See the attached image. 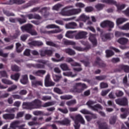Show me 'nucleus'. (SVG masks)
I'll return each mask as SVG.
<instances>
[{
  "instance_id": "393cba45",
  "label": "nucleus",
  "mask_w": 129,
  "mask_h": 129,
  "mask_svg": "<svg viewBox=\"0 0 129 129\" xmlns=\"http://www.w3.org/2000/svg\"><path fill=\"white\" fill-rule=\"evenodd\" d=\"M117 42L119 43V44H121V45H125V44H126L127 42H128V39L126 38L122 37L119 38Z\"/></svg>"
},
{
  "instance_id": "c756f323",
  "label": "nucleus",
  "mask_w": 129,
  "mask_h": 129,
  "mask_svg": "<svg viewBox=\"0 0 129 129\" xmlns=\"http://www.w3.org/2000/svg\"><path fill=\"white\" fill-rule=\"evenodd\" d=\"M63 75L64 76H68V77H75L77 75V74H73L72 72H65L63 73Z\"/></svg>"
},
{
  "instance_id": "f257e3e1",
  "label": "nucleus",
  "mask_w": 129,
  "mask_h": 129,
  "mask_svg": "<svg viewBox=\"0 0 129 129\" xmlns=\"http://www.w3.org/2000/svg\"><path fill=\"white\" fill-rule=\"evenodd\" d=\"M70 8H73V6H67L64 9H63L60 14L62 16H67L70 17L71 16H75V15H78L81 13V9H74L70 11H66L67 9H70Z\"/></svg>"
},
{
  "instance_id": "6ab92c4d",
  "label": "nucleus",
  "mask_w": 129,
  "mask_h": 129,
  "mask_svg": "<svg viewBox=\"0 0 129 129\" xmlns=\"http://www.w3.org/2000/svg\"><path fill=\"white\" fill-rule=\"evenodd\" d=\"M119 71H121V70H123L124 72H126L127 73H128L129 72V66L127 65L121 64L119 66Z\"/></svg>"
},
{
  "instance_id": "603ef678",
  "label": "nucleus",
  "mask_w": 129,
  "mask_h": 129,
  "mask_svg": "<svg viewBox=\"0 0 129 129\" xmlns=\"http://www.w3.org/2000/svg\"><path fill=\"white\" fill-rule=\"evenodd\" d=\"M52 61H53V62H60L61 61H63L64 60V57L62 56L60 59H56L55 58H51Z\"/></svg>"
},
{
  "instance_id": "bf43d9fd",
  "label": "nucleus",
  "mask_w": 129,
  "mask_h": 129,
  "mask_svg": "<svg viewBox=\"0 0 129 129\" xmlns=\"http://www.w3.org/2000/svg\"><path fill=\"white\" fill-rule=\"evenodd\" d=\"M15 89H17V86L13 85L8 89V92L13 91V90H15Z\"/></svg>"
},
{
  "instance_id": "338daca9",
  "label": "nucleus",
  "mask_w": 129,
  "mask_h": 129,
  "mask_svg": "<svg viewBox=\"0 0 129 129\" xmlns=\"http://www.w3.org/2000/svg\"><path fill=\"white\" fill-rule=\"evenodd\" d=\"M58 110H59V111H61V112H62L63 113H68V110L67 109H62L60 108H58Z\"/></svg>"
},
{
  "instance_id": "dca6fc26",
  "label": "nucleus",
  "mask_w": 129,
  "mask_h": 129,
  "mask_svg": "<svg viewBox=\"0 0 129 129\" xmlns=\"http://www.w3.org/2000/svg\"><path fill=\"white\" fill-rule=\"evenodd\" d=\"M89 17L88 16H86L84 14H82L78 19H77L76 21V22H79V21H82V22H86L87 20H89Z\"/></svg>"
},
{
  "instance_id": "f704fd0d",
  "label": "nucleus",
  "mask_w": 129,
  "mask_h": 129,
  "mask_svg": "<svg viewBox=\"0 0 129 129\" xmlns=\"http://www.w3.org/2000/svg\"><path fill=\"white\" fill-rule=\"evenodd\" d=\"M57 123H59V124H69V123H70V121L68 119H66L64 121H57Z\"/></svg>"
},
{
  "instance_id": "3c124183",
  "label": "nucleus",
  "mask_w": 129,
  "mask_h": 129,
  "mask_svg": "<svg viewBox=\"0 0 129 129\" xmlns=\"http://www.w3.org/2000/svg\"><path fill=\"white\" fill-rule=\"evenodd\" d=\"M18 110H19V108H9L7 109V111H9V112H15Z\"/></svg>"
},
{
  "instance_id": "052dcab7",
  "label": "nucleus",
  "mask_w": 129,
  "mask_h": 129,
  "mask_svg": "<svg viewBox=\"0 0 129 129\" xmlns=\"http://www.w3.org/2000/svg\"><path fill=\"white\" fill-rule=\"evenodd\" d=\"M108 85L107 84L105 83H101L100 84V88H106V87H108Z\"/></svg>"
},
{
  "instance_id": "c03bdc74",
  "label": "nucleus",
  "mask_w": 129,
  "mask_h": 129,
  "mask_svg": "<svg viewBox=\"0 0 129 129\" xmlns=\"http://www.w3.org/2000/svg\"><path fill=\"white\" fill-rule=\"evenodd\" d=\"M32 86H33V87H35V86H37L38 85H43V83L41 82H32Z\"/></svg>"
},
{
  "instance_id": "412c9836",
  "label": "nucleus",
  "mask_w": 129,
  "mask_h": 129,
  "mask_svg": "<svg viewBox=\"0 0 129 129\" xmlns=\"http://www.w3.org/2000/svg\"><path fill=\"white\" fill-rule=\"evenodd\" d=\"M67 62H68L69 63H71L72 66H80V64L74 62V60L73 59L70 58V57H68L67 58Z\"/></svg>"
},
{
  "instance_id": "680f3d73",
  "label": "nucleus",
  "mask_w": 129,
  "mask_h": 129,
  "mask_svg": "<svg viewBox=\"0 0 129 129\" xmlns=\"http://www.w3.org/2000/svg\"><path fill=\"white\" fill-rule=\"evenodd\" d=\"M106 77L105 76H98L96 77V79H97V80H103L104 79H105Z\"/></svg>"
},
{
  "instance_id": "4468645a",
  "label": "nucleus",
  "mask_w": 129,
  "mask_h": 129,
  "mask_svg": "<svg viewBox=\"0 0 129 129\" xmlns=\"http://www.w3.org/2000/svg\"><path fill=\"white\" fill-rule=\"evenodd\" d=\"M66 29H76L77 24L75 22H71L66 24Z\"/></svg>"
},
{
  "instance_id": "f3484780",
  "label": "nucleus",
  "mask_w": 129,
  "mask_h": 129,
  "mask_svg": "<svg viewBox=\"0 0 129 129\" xmlns=\"http://www.w3.org/2000/svg\"><path fill=\"white\" fill-rule=\"evenodd\" d=\"M28 44L29 46H42V45H43V42H42V41H33L29 42Z\"/></svg>"
},
{
  "instance_id": "a211bd4d",
  "label": "nucleus",
  "mask_w": 129,
  "mask_h": 129,
  "mask_svg": "<svg viewBox=\"0 0 129 129\" xmlns=\"http://www.w3.org/2000/svg\"><path fill=\"white\" fill-rule=\"evenodd\" d=\"M89 39L90 42H91L93 45H94V46H95V45L97 44V41L96 40V39L95 38V35L90 34V37Z\"/></svg>"
},
{
  "instance_id": "0e129e2a",
  "label": "nucleus",
  "mask_w": 129,
  "mask_h": 129,
  "mask_svg": "<svg viewBox=\"0 0 129 129\" xmlns=\"http://www.w3.org/2000/svg\"><path fill=\"white\" fill-rule=\"evenodd\" d=\"M4 13L8 17H11V16H15V14H14L13 13H11L8 11H5V12L4 11Z\"/></svg>"
},
{
  "instance_id": "7ed1b4c3",
  "label": "nucleus",
  "mask_w": 129,
  "mask_h": 129,
  "mask_svg": "<svg viewBox=\"0 0 129 129\" xmlns=\"http://www.w3.org/2000/svg\"><path fill=\"white\" fill-rule=\"evenodd\" d=\"M73 119L75 121L74 127L75 129H79V127H80L79 121L81 123H82V124H84V123H85V121H84V119H83V117H82V116L80 114L76 115Z\"/></svg>"
},
{
  "instance_id": "39448f33",
  "label": "nucleus",
  "mask_w": 129,
  "mask_h": 129,
  "mask_svg": "<svg viewBox=\"0 0 129 129\" xmlns=\"http://www.w3.org/2000/svg\"><path fill=\"white\" fill-rule=\"evenodd\" d=\"M33 26L31 24H27L26 25L21 27V30L23 32L26 31L28 33H29L32 36L37 35V32L35 30H32V28Z\"/></svg>"
},
{
  "instance_id": "8fccbe9b",
  "label": "nucleus",
  "mask_w": 129,
  "mask_h": 129,
  "mask_svg": "<svg viewBox=\"0 0 129 129\" xmlns=\"http://www.w3.org/2000/svg\"><path fill=\"white\" fill-rule=\"evenodd\" d=\"M21 46V44L17 43H16V50L18 53L22 52L23 51V49H20V47Z\"/></svg>"
},
{
  "instance_id": "49530a36",
  "label": "nucleus",
  "mask_w": 129,
  "mask_h": 129,
  "mask_svg": "<svg viewBox=\"0 0 129 129\" xmlns=\"http://www.w3.org/2000/svg\"><path fill=\"white\" fill-rule=\"evenodd\" d=\"M115 94L117 97H119L122 96V95H123V92H122V91H121L117 90L116 91Z\"/></svg>"
},
{
  "instance_id": "79ce46f5",
  "label": "nucleus",
  "mask_w": 129,
  "mask_h": 129,
  "mask_svg": "<svg viewBox=\"0 0 129 129\" xmlns=\"http://www.w3.org/2000/svg\"><path fill=\"white\" fill-rule=\"evenodd\" d=\"M104 7V5L102 4H98L95 6V8L98 11H100V10H102Z\"/></svg>"
},
{
  "instance_id": "37998d69",
  "label": "nucleus",
  "mask_w": 129,
  "mask_h": 129,
  "mask_svg": "<svg viewBox=\"0 0 129 129\" xmlns=\"http://www.w3.org/2000/svg\"><path fill=\"white\" fill-rule=\"evenodd\" d=\"M106 54L107 57H110L111 56H112L113 55V52H112L111 50H106Z\"/></svg>"
},
{
  "instance_id": "5fc2aeb1",
  "label": "nucleus",
  "mask_w": 129,
  "mask_h": 129,
  "mask_svg": "<svg viewBox=\"0 0 129 129\" xmlns=\"http://www.w3.org/2000/svg\"><path fill=\"white\" fill-rule=\"evenodd\" d=\"M110 91V89H108L105 91H102L101 92V95L102 96H104L107 95V93H108Z\"/></svg>"
},
{
  "instance_id": "aec40b11",
  "label": "nucleus",
  "mask_w": 129,
  "mask_h": 129,
  "mask_svg": "<svg viewBox=\"0 0 129 129\" xmlns=\"http://www.w3.org/2000/svg\"><path fill=\"white\" fill-rule=\"evenodd\" d=\"M113 37V34H105L104 35L101 36L102 40L103 42H105V41H107V40H109V39H111Z\"/></svg>"
},
{
  "instance_id": "2eb2a0df",
  "label": "nucleus",
  "mask_w": 129,
  "mask_h": 129,
  "mask_svg": "<svg viewBox=\"0 0 129 129\" xmlns=\"http://www.w3.org/2000/svg\"><path fill=\"white\" fill-rule=\"evenodd\" d=\"M40 55L42 56H44L46 55H48V56H51L52 54V50H41L40 51Z\"/></svg>"
},
{
  "instance_id": "4d7b16f0",
  "label": "nucleus",
  "mask_w": 129,
  "mask_h": 129,
  "mask_svg": "<svg viewBox=\"0 0 129 129\" xmlns=\"http://www.w3.org/2000/svg\"><path fill=\"white\" fill-rule=\"evenodd\" d=\"M93 11V8L90 7H87L85 8V12L87 13H89L90 12H92Z\"/></svg>"
},
{
  "instance_id": "e433bc0d",
  "label": "nucleus",
  "mask_w": 129,
  "mask_h": 129,
  "mask_svg": "<svg viewBox=\"0 0 129 129\" xmlns=\"http://www.w3.org/2000/svg\"><path fill=\"white\" fill-rule=\"evenodd\" d=\"M72 96L71 95H63V96H60V99H63V100H68V99H71L72 98Z\"/></svg>"
},
{
  "instance_id": "cd10ccee",
  "label": "nucleus",
  "mask_w": 129,
  "mask_h": 129,
  "mask_svg": "<svg viewBox=\"0 0 129 129\" xmlns=\"http://www.w3.org/2000/svg\"><path fill=\"white\" fill-rule=\"evenodd\" d=\"M20 82L22 84H27V83H28V76H23L22 79L20 80Z\"/></svg>"
},
{
  "instance_id": "0eeeda50",
  "label": "nucleus",
  "mask_w": 129,
  "mask_h": 129,
  "mask_svg": "<svg viewBox=\"0 0 129 129\" xmlns=\"http://www.w3.org/2000/svg\"><path fill=\"white\" fill-rule=\"evenodd\" d=\"M76 87H78V88H75L72 91L73 92H78V93H80L82 92L84 90V89H86L87 88V86L85 85V84H82L81 83H76Z\"/></svg>"
},
{
  "instance_id": "a878e982",
  "label": "nucleus",
  "mask_w": 129,
  "mask_h": 129,
  "mask_svg": "<svg viewBox=\"0 0 129 129\" xmlns=\"http://www.w3.org/2000/svg\"><path fill=\"white\" fill-rule=\"evenodd\" d=\"M59 67L63 71H67L68 70H70L69 67L66 63H61L60 64Z\"/></svg>"
},
{
  "instance_id": "72a5a7b5",
  "label": "nucleus",
  "mask_w": 129,
  "mask_h": 129,
  "mask_svg": "<svg viewBox=\"0 0 129 129\" xmlns=\"http://www.w3.org/2000/svg\"><path fill=\"white\" fill-rule=\"evenodd\" d=\"M11 78L15 81H18V80H19V78H20V75L19 74H16L14 75H11Z\"/></svg>"
},
{
  "instance_id": "473e14b6",
  "label": "nucleus",
  "mask_w": 129,
  "mask_h": 129,
  "mask_svg": "<svg viewBox=\"0 0 129 129\" xmlns=\"http://www.w3.org/2000/svg\"><path fill=\"white\" fill-rule=\"evenodd\" d=\"M126 21H127V19H126L119 18V19H117V20H116V24H117V26H118V25H120V24H122V23H124V22H126Z\"/></svg>"
},
{
  "instance_id": "09e8293b",
  "label": "nucleus",
  "mask_w": 129,
  "mask_h": 129,
  "mask_svg": "<svg viewBox=\"0 0 129 129\" xmlns=\"http://www.w3.org/2000/svg\"><path fill=\"white\" fill-rule=\"evenodd\" d=\"M75 6L77 8H80V9L84 8V7H85V5L81 3H77L76 4Z\"/></svg>"
},
{
  "instance_id": "a18cd8bd",
  "label": "nucleus",
  "mask_w": 129,
  "mask_h": 129,
  "mask_svg": "<svg viewBox=\"0 0 129 129\" xmlns=\"http://www.w3.org/2000/svg\"><path fill=\"white\" fill-rule=\"evenodd\" d=\"M12 70L13 71H20L21 69H20V68H19V67L16 65H14L12 66Z\"/></svg>"
},
{
  "instance_id": "9b49d317",
  "label": "nucleus",
  "mask_w": 129,
  "mask_h": 129,
  "mask_svg": "<svg viewBox=\"0 0 129 129\" xmlns=\"http://www.w3.org/2000/svg\"><path fill=\"white\" fill-rule=\"evenodd\" d=\"M87 35V32L85 31H80L75 36L76 40H80V39H83L85 38Z\"/></svg>"
},
{
  "instance_id": "58836bf2",
  "label": "nucleus",
  "mask_w": 129,
  "mask_h": 129,
  "mask_svg": "<svg viewBox=\"0 0 129 129\" xmlns=\"http://www.w3.org/2000/svg\"><path fill=\"white\" fill-rule=\"evenodd\" d=\"M76 104V100H73L69 101H68L66 103L67 105H68V106H71V105H73L74 104Z\"/></svg>"
},
{
  "instance_id": "de8ad7c7",
  "label": "nucleus",
  "mask_w": 129,
  "mask_h": 129,
  "mask_svg": "<svg viewBox=\"0 0 129 129\" xmlns=\"http://www.w3.org/2000/svg\"><path fill=\"white\" fill-rule=\"evenodd\" d=\"M61 78H62V76H61L55 75L53 77V79L56 82H58V81H59Z\"/></svg>"
},
{
  "instance_id": "423d86ee",
  "label": "nucleus",
  "mask_w": 129,
  "mask_h": 129,
  "mask_svg": "<svg viewBox=\"0 0 129 129\" xmlns=\"http://www.w3.org/2000/svg\"><path fill=\"white\" fill-rule=\"evenodd\" d=\"M102 3H105L106 4H109V5H115L118 12L123 10L125 8V5H119V4H116V2L113 0H101Z\"/></svg>"
},
{
  "instance_id": "5701e85b",
  "label": "nucleus",
  "mask_w": 129,
  "mask_h": 129,
  "mask_svg": "<svg viewBox=\"0 0 129 129\" xmlns=\"http://www.w3.org/2000/svg\"><path fill=\"white\" fill-rule=\"evenodd\" d=\"M4 119H14L15 118V114H5L3 115Z\"/></svg>"
},
{
  "instance_id": "4c0bfd02",
  "label": "nucleus",
  "mask_w": 129,
  "mask_h": 129,
  "mask_svg": "<svg viewBox=\"0 0 129 129\" xmlns=\"http://www.w3.org/2000/svg\"><path fill=\"white\" fill-rule=\"evenodd\" d=\"M61 7H63V5L60 4H56V5H55L52 7V10L54 11H58V10H59L60 8H61Z\"/></svg>"
},
{
  "instance_id": "c9c22d12",
  "label": "nucleus",
  "mask_w": 129,
  "mask_h": 129,
  "mask_svg": "<svg viewBox=\"0 0 129 129\" xmlns=\"http://www.w3.org/2000/svg\"><path fill=\"white\" fill-rule=\"evenodd\" d=\"M46 45L48 46H52V47H55V48H59V45L55 44L52 41H46Z\"/></svg>"
},
{
  "instance_id": "864d4df0",
  "label": "nucleus",
  "mask_w": 129,
  "mask_h": 129,
  "mask_svg": "<svg viewBox=\"0 0 129 129\" xmlns=\"http://www.w3.org/2000/svg\"><path fill=\"white\" fill-rule=\"evenodd\" d=\"M54 92H56V93H58V94H62L63 93V92H62V91H61V90H60L58 88H54Z\"/></svg>"
},
{
  "instance_id": "e2e57ef3",
  "label": "nucleus",
  "mask_w": 129,
  "mask_h": 129,
  "mask_svg": "<svg viewBox=\"0 0 129 129\" xmlns=\"http://www.w3.org/2000/svg\"><path fill=\"white\" fill-rule=\"evenodd\" d=\"M30 53H31L30 49H27L25 50V51L24 52V55H25V56H29Z\"/></svg>"
},
{
  "instance_id": "b1692460",
  "label": "nucleus",
  "mask_w": 129,
  "mask_h": 129,
  "mask_svg": "<svg viewBox=\"0 0 129 129\" xmlns=\"http://www.w3.org/2000/svg\"><path fill=\"white\" fill-rule=\"evenodd\" d=\"M25 1L23 0H10L8 3V5H13V4H24Z\"/></svg>"
},
{
  "instance_id": "4be33fe9",
  "label": "nucleus",
  "mask_w": 129,
  "mask_h": 129,
  "mask_svg": "<svg viewBox=\"0 0 129 129\" xmlns=\"http://www.w3.org/2000/svg\"><path fill=\"white\" fill-rule=\"evenodd\" d=\"M73 33H75V31H68L66 33L65 36L69 39H73V38H74V35L73 34Z\"/></svg>"
},
{
  "instance_id": "1a4fd4ad",
  "label": "nucleus",
  "mask_w": 129,
  "mask_h": 129,
  "mask_svg": "<svg viewBox=\"0 0 129 129\" xmlns=\"http://www.w3.org/2000/svg\"><path fill=\"white\" fill-rule=\"evenodd\" d=\"M44 84L46 87H49L50 86H54L55 83L53 82L50 79V75H47L45 78Z\"/></svg>"
},
{
  "instance_id": "69168bd1",
  "label": "nucleus",
  "mask_w": 129,
  "mask_h": 129,
  "mask_svg": "<svg viewBox=\"0 0 129 129\" xmlns=\"http://www.w3.org/2000/svg\"><path fill=\"white\" fill-rule=\"evenodd\" d=\"M24 115L23 112H19L17 114V118H19V117H22Z\"/></svg>"
},
{
  "instance_id": "13d9d810",
  "label": "nucleus",
  "mask_w": 129,
  "mask_h": 129,
  "mask_svg": "<svg viewBox=\"0 0 129 129\" xmlns=\"http://www.w3.org/2000/svg\"><path fill=\"white\" fill-rule=\"evenodd\" d=\"M0 75H1V77H8V74H7L6 71L0 72Z\"/></svg>"
},
{
  "instance_id": "bb28decb",
  "label": "nucleus",
  "mask_w": 129,
  "mask_h": 129,
  "mask_svg": "<svg viewBox=\"0 0 129 129\" xmlns=\"http://www.w3.org/2000/svg\"><path fill=\"white\" fill-rule=\"evenodd\" d=\"M45 73H46V71L44 70H39L34 72V74L37 75V76H42V75H44Z\"/></svg>"
},
{
  "instance_id": "7c9ffc66",
  "label": "nucleus",
  "mask_w": 129,
  "mask_h": 129,
  "mask_svg": "<svg viewBox=\"0 0 129 129\" xmlns=\"http://www.w3.org/2000/svg\"><path fill=\"white\" fill-rule=\"evenodd\" d=\"M64 52L67 53V54H69V55H75V51L71 48H67L64 49Z\"/></svg>"
},
{
  "instance_id": "ddd939ff",
  "label": "nucleus",
  "mask_w": 129,
  "mask_h": 129,
  "mask_svg": "<svg viewBox=\"0 0 129 129\" xmlns=\"http://www.w3.org/2000/svg\"><path fill=\"white\" fill-rule=\"evenodd\" d=\"M69 45H72L73 46V48L75 49V50H77V51H85L86 49L84 48H82L81 47L76 46L75 45H76V43L74 41H72L71 40H69Z\"/></svg>"
},
{
  "instance_id": "9d476101",
  "label": "nucleus",
  "mask_w": 129,
  "mask_h": 129,
  "mask_svg": "<svg viewBox=\"0 0 129 129\" xmlns=\"http://www.w3.org/2000/svg\"><path fill=\"white\" fill-rule=\"evenodd\" d=\"M107 26H108L110 28H113L114 27V23L111 21L106 20L100 24V26L102 28H105Z\"/></svg>"
},
{
  "instance_id": "2f4dec72",
  "label": "nucleus",
  "mask_w": 129,
  "mask_h": 129,
  "mask_svg": "<svg viewBox=\"0 0 129 129\" xmlns=\"http://www.w3.org/2000/svg\"><path fill=\"white\" fill-rule=\"evenodd\" d=\"M119 28L121 30H124L125 31H129V23H127L125 24L124 25L122 26H120Z\"/></svg>"
},
{
  "instance_id": "6e6552de",
  "label": "nucleus",
  "mask_w": 129,
  "mask_h": 129,
  "mask_svg": "<svg viewBox=\"0 0 129 129\" xmlns=\"http://www.w3.org/2000/svg\"><path fill=\"white\" fill-rule=\"evenodd\" d=\"M94 103H95V102H94V101H89L87 103V105L89 106V107H90V108H91V109H92L93 110H97V111H98L99 109H102V107H101V106L99 105H97L93 106V105H94Z\"/></svg>"
},
{
  "instance_id": "ea45409f",
  "label": "nucleus",
  "mask_w": 129,
  "mask_h": 129,
  "mask_svg": "<svg viewBox=\"0 0 129 129\" xmlns=\"http://www.w3.org/2000/svg\"><path fill=\"white\" fill-rule=\"evenodd\" d=\"M2 82L3 83H4V84H7L8 85L13 84V82L12 81L7 79H2Z\"/></svg>"
},
{
  "instance_id": "a19ab883",
  "label": "nucleus",
  "mask_w": 129,
  "mask_h": 129,
  "mask_svg": "<svg viewBox=\"0 0 129 129\" xmlns=\"http://www.w3.org/2000/svg\"><path fill=\"white\" fill-rule=\"evenodd\" d=\"M34 115H43L44 113L42 111H34L33 112Z\"/></svg>"
},
{
  "instance_id": "20e7f679",
  "label": "nucleus",
  "mask_w": 129,
  "mask_h": 129,
  "mask_svg": "<svg viewBox=\"0 0 129 129\" xmlns=\"http://www.w3.org/2000/svg\"><path fill=\"white\" fill-rule=\"evenodd\" d=\"M46 29H56L58 28L57 29H55L54 30H51L49 31H47V33L48 35H51V34H57L58 33H60L63 31V29H61L59 28V27L55 25V24H49L46 26Z\"/></svg>"
},
{
  "instance_id": "6e6d98bb",
  "label": "nucleus",
  "mask_w": 129,
  "mask_h": 129,
  "mask_svg": "<svg viewBox=\"0 0 129 129\" xmlns=\"http://www.w3.org/2000/svg\"><path fill=\"white\" fill-rule=\"evenodd\" d=\"M80 112H81V113H83V114H89V113H90V112L86 109L81 110L80 111Z\"/></svg>"
},
{
  "instance_id": "f8f14e48",
  "label": "nucleus",
  "mask_w": 129,
  "mask_h": 129,
  "mask_svg": "<svg viewBox=\"0 0 129 129\" xmlns=\"http://www.w3.org/2000/svg\"><path fill=\"white\" fill-rule=\"evenodd\" d=\"M115 101L116 103L118 105H127V99L125 98H123L122 100L120 99H116Z\"/></svg>"
},
{
  "instance_id": "f03ea898",
  "label": "nucleus",
  "mask_w": 129,
  "mask_h": 129,
  "mask_svg": "<svg viewBox=\"0 0 129 129\" xmlns=\"http://www.w3.org/2000/svg\"><path fill=\"white\" fill-rule=\"evenodd\" d=\"M41 101L35 100L31 103H23V108L27 109H35V108H40L41 107Z\"/></svg>"
},
{
  "instance_id": "774afa93",
  "label": "nucleus",
  "mask_w": 129,
  "mask_h": 129,
  "mask_svg": "<svg viewBox=\"0 0 129 129\" xmlns=\"http://www.w3.org/2000/svg\"><path fill=\"white\" fill-rule=\"evenodd\" d=\"M62 44H63L64 45H69V40L63 39L62 40Z\"/></svg>"
},
{
  "instance_id": "c85d7f7f",
  "label": "nucleus",
  "mask_w": 129,
  "mask_h": 129,
  "mask_svg": "<svg viewBox=\"0 0 129 129\" xmlns=\"http://www.w3.org/2000/svg\"><path fill=\"white\" fill-rule=\"evenodd\" d=\"M28 17L29 20H32V19H37V20H40V19H41V17L38 15H33L32 14H29Z\"/></svg>"
}]
</instances>
